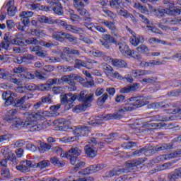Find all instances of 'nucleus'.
Segmentation results:
<instances>
[{"instance_id":"f257e3e1","label":"nucleus","mask_w":181,"mask_h":181,"mask_svg":"<svg viewBox=\"0 0 181 181\" xmlns=\"http://www.w3.org/2000/svg\"><path fill=\"white\" fill-rule=\"evenodd\" d=\"M43 112H27L23 113L26 117L23 121L21 118L16 117L13 121V123L11 125V129H21V128H28L30 132L40 131L45 129L43 124H39V120L43 118Z\"/></svg>"},{"instance_id":"f03ea898","label":"nucleus","mask_w":181,"mask_h":181,"mask_svg":"<svg viewBox=\"0 0 181 181\" xmlns=\"http://www.w3.org/2000/svg\"><path fill=\"white\" fill-rule=\"evenodd\" d=\"M94 98V93H88L87 90L81 91L79 94V101L83 103L75 106L73 108V112L78 114L84 111L86 108L91 107V103Z\"/></svg>"},{"instance_id":"7ed1b4c3","label":"nucleus","mask_w":181,"mask_h":181,"mask_svg":"<svg viewBox=\"0 0 181 181\" xmlns=\"http://www.w3.org/2000/svg\"><path fill=\"white\" fill-rule=\"evenodd\" d=\"M134 110V106H132L129 102L127 100L125 105L119 107L117 112L113 114L100 115L99 118L101 121H110V119H117L118 118H122V115L125 114V112H128V111H132Z\"/></svg>"},{"instance_id":"20e7f679","label":"nucleus","mask_w":181,"mask_h":181,"mask_svg":"<svg viewBox=\"0 0 181 181\" xmlns=\"http://www.w3.org/2000/svg\"><path fill=\"white\" fill-rule=\"evenodd\" d=\"M117 45L119 46V50L120 53H122V56H129V57H132L136 60H141V55L138 54V52L134 50H131L129 47H128L125 42H120Z\"/></svg>"},{"instance_id":"39448f33","label":"nucleus","mask_w":181,"mask_h":181,"mask_svg":"<svg viewBox=\"0 0 181 181\" xmlns=\"http://www.w3.org/2000/svg\"><path fill=\"white\" fill-rule=\"evenodd\" d=\"M59 124L64 125V129H70L71 131H74L75 135H78L79 136L84 135V132H86V129H87V127H83L81 126L75 127L74 129L73 127H70V125H71V122L66 119H59Z\"/></svg>"},{"instance_id":"423d86ee","label":"nucleus","mask_w":181,"mask_h":181,"mask_svg":"<svg viewBox=\"0 0 181 181\" xmlns=\"http://www.w3.org/2000/svg\"><path fill=\"white\" fill-rule=\"evenodd\" d=\"M148 97L140 96L137 98H131L127 100V103H130L132 107L134 108H141V107H144V105H146L149 103Z\"/></svg>"},{"instance_id":"0eeeda50","label":"nucleus","mask_w":181,"mask_h":181,"mask_svg":"<svg viewBox=\"0 0 181 181\" xmlns=\"http://www.w3.org/2000/svg\"><path fill=\"white\" fill-rule=\"evenodd\" d=\"M81 150L78 147H72L66 151V159L69 160L70 163H74V160L77 159V156L81 155Z\"/></svg>"},{"instance_id":"6e6552de","label":"nucleus","mask_w":181,"mask_h":181,"mask_svg":"<svg viewBox=\"0 0 181 181\" xmlns=\"http://www.w3.org/2000/svg\"><path fill=\"white\" fill-rule=\"evenodd\" d=\"M104 167L101 165H90L84 170L79 171L78 174L79 175H91L93 173H95L96 172H98V170H101Z\"/></svg>"},{"instance_id":"1a4fd4ad","label":"nucleus","mask_w":181,"mask_h":181,"mask_svg":"<svg viewBox=\"0 0 181 181\" xmlns=\"http://www.w3.org/2000/svg\"><path fill=\"white\" fill-rule=\"evenodd\" d=\"M165 13L167 15H175V13H180V11L177 9L159 8L157 9L154 15L158 16V18H163Z\"/></svg>"},{"instance_id":"9d476101","label":"nucleus","mask_w":181,"mask_h":181,"mask_svg":"<svg viewBox=\"0 0 181 181\" xmlns=\"http://www.w3.org/2000/svg\"><path fill=\"white\" fill-rule=\"evenodd\" d=\"M99 22L101 25H104L106 28H108V29L111 30V33L113 36L118 37V33H116L117 28L115 27V23L105 20H100Z\"/></svg>"},{"instance_id":"9b49d317","label":"nucleus","mask_w":181,"mask_h":181,"mask_svg":"<svg viewBox=\"0 0 181 181\" xmlns=\"http://www.w3.org/2000/svg\"><path fill=\"white\" fill-rule=\"evenodd\" d=\"M30 168H32V162L28 160L21 161L19 165L16 166L17 170H21V172H29Z\"/></svg>"},{"instance_id":"f8f14e48","label":"nucleus","mask_w":181,"mask_h":181,"mask_svg":"<svg viewBox=\"0 0 181 181\" xmlns=\"http://www.w3.org/2000/svg\"><path fill=\"white\" fill-rule=\"evenodd\" d=\"M77 98H78V95L76 93L73 94L71 93H69L63 95L61 100L62 103L69 104V103H73V101H76Z\"/></svg>"},{"instance_id":"ddd939ff","label":"nucleus","mask_w":181,"mask_h":181,"mask_svg":"<svg viewBox=\"0 0 181 181\" xmlns=\"http://www.w3.org/2000/svg\"><path fill=\"white\" fill-rule=\"evenodd\" d=\"M47 4H49V5H52L53 8H52V11H53L54 13H56V15L62 16V15L64 13V12L63 11V7L62 6V4L55 3L52 1H47Z\"/></svg>"},{"instance_id":"4468645a","label":"nucleus","mask_w":181,"mask_h":181,"mask_svg":"<svg viewBox=\"0 0 181 181\" xmlns=\"http://www.w3.org/2000/svg\"><path fill=\"white\" fill-rule=\"evenodd\" d=\"M152 73L153 72L151 70L135 69L132 71V76L135 78H138L142 76H151Z\"/></svg>"},{"instance_id":"2eb2a0df","label":"nucleus","mask_w":181,"mask_h":181,"mask_svg":"<svg viewBox=\"0 0 181 181\" xmlns=\"http://www.w3.org/2000/svg\"><path fill=\"white\" fill-rule=\"evenodd\" d=\"M131 45L132 46L136 47L139 43H144L145 42V37L142 35H138L136 34H133V35L129 39Z\"/></svg>"},{"instance_id":"dca6fc26","label":"nucleus","mask_w":181,"mask_h":181,"mask_svg":"<svg viewBox=\"0 0 181 181\" xmlns=\"http://www.w3.org/2000/svg\"><path fill=\"white\" fill-rule=\"evenodd\" d=\"M77 1L78 0H74V6L75 8H76L78 13L82 16H89L90 14H88V12H87V10L83 9L84 4L83 2L77 3Z\"/></svg>"},{"instance_id":"f3484780","label":"nucleus","mask_w":181,"mask_h":181,"mask_svg":"<svg viewBox=\"0 0 181 181\" xmlns=\"http://www.w3.org/2000/svg\"><path fill=\"white\" fill-rule=\"evenodd\" d=\"M138 88H139V83H134L132 86L122 88L119 90V93H121V94H128V93L136 91Z\"/></svg>"},{"instance_id":"a211bd4d","label":"nucleus","mask_w":181,"mask_h":181,"mask_svg":"<svg viewBox=\"0 0 181 181\" xmlns=\"http://www.w3.org/2000/svg\"><path fill=\"white\" fill-rule=\"evenodd\" d=\"M2 155L7 156V159L11 160V162H16V156L7 147H4L1 151Z\"/></svg>"},{"instance_id":"6ab92c4d","label":"nucleus","mask_w":181,"mask_h":181,"mask_svg":"<svg viewBox=\"0 0 181 181\" xmlns=\"http://www.w3.org/2000/svg\"><path fill=\"white\" fill-rule=\"evenodd\" d=\"M16 114H18V110L16 109H12V110H8L4 117V121H7L8 122L11 121H13L15 119L13 117H15Z\"/></svg>"},{"instance_id":"aec40b11","label":"nucleus","mask_w":181,"mask_h":181,"mask_svg":"<svg viewBox=\"0 0 181 181\" xmlns=\"http://www.w3.org/2000/svg\"><path fill=\"white\" fill-rule=\"evenodd\" d=\"M11 36L9 33H7L4 35V40L1 42V49H4V50H8L9 49V45H11V42H9V40L11 39Z\"/></svg>"},{"instance_id":"412c9836","label":"nucleus","mask_w":181,"mask_h":181,"mask_svg":"<svg viewBox=\"0 0 181 181\" xmlns=\"http://www.w3.org/2000/svg\"><path fill=\"white\" fill-rule=\"evenodd\" d=\"M33 98V95L28 94L24 95L22 98H16L15 99L16 107H19V105H23L26 100H30V98Z\"/></svg>"},{"instance_id":"4be33fe9","label":"nucleus","mask_w":181,"mask_h":181,"mask_svg":"<svg viewBox=\"0 0 181 181\" xmlns=\"http://www.w3.org/2000/svg\"><path fill=\"white\" fill-rule=\"evenodd\" d=\"M28 33H30L33 36H37V37H40V38L45 37V36H46V33H45V30L39 28L35 29V30L30 29L28 30Z\"/></svg>"},{"instance_id":"5701e85b","label":"nucleus","mask_w":181,"mask_h":181,"mask_svg":"<svg viewBox=\"0 0 181 181\" xmlns=\"http://www.w3.org/2000/svg\"><path fill=\"white\" fill-rule=\"evenodd\" d=\"M37 20L41 23H48L49 25H54V20L52 19L51 17L48 18L45 16H39L37 17Z\"/></svg>"},{"instance_id":"b1692460","label":"nucleus","mask_w":181,"mask_h":181,"mask_svg":"<svg viewBox=\"0 0 181 181\" xmlns=\"http://www.w3.org/2000/svg\"><path fill=\"white\" fill-rule=\"evenodd\" d=\"M53 152L57 153V155H59L61 158H65L66 159L67 158V151H64L63 148H62L59 146H54L52 148Z\"/></svg>"},{"instance_id":"393cba45","label":"nucleus","mask_w":181,"mask_h":181,"mask_svg":"<svg viewBox=\"0 0 181 181\" xmlns=\"http://www.w3.org/2000/svg\"><path fill=\"white\" fill-rule=\"evenodd\" d=\"M50 162L54 166H59V168H63L66 166V163L64 161H60L57 157H52L50 158Z\"/></svg>"},{"instance_id":"a878e982","label":"nucleus","mask_w":181,"mask_h":181,"mask_svg":"<svg viewBox=\"0 0 181 181\" xmlns=\"http://www.w3.org/2000/svg\"><path fill=\"white\" fill-rule=\"evenodd\" d=\"M21 33H17L15 35V37L10 40L11 45H15L16 46H21V45H23V42L22 41V38H21Z\"/></svg>"},{"instance_id":"bb28decb","label":"nucleus","mask_w":181,"mask_h":181,"mask_svg":"<svg viewBox=\"0 0 181 181\" xmlns=\"http://www.w3.org/2000/svg\"><path fill=\"white\" fill-rule=\"evenodd\" d=\"M17 95L15 93H11L10 96L7 98L6 100L4 103L5 107H9V105H12L13 103H15V100H16Z\"/></svg>"},{"instance_id":"cd10ccee","label":"nucleus","mask_w":181,"mask_h":181,"mask_svg":"<svg viewBox=\"0 0 181 181\" xmlns=\"http://www.w3.org/2000/svg\"><path fill=\"white\" fill-rule=\"evenodd\" d=\"M112 64L115 67H120V68L127 67V62H125V61L122 59H112Z\"/></svg>"},{"instance_id":"c85d7f7f","label":"nucleus","mask_w":181,"mask_h":181,"mask_svg":"<svg viewBox=\"0 0 181 181\" xmlns=\"http://www.w3.org/2000/svg\"><path fill=\"white\" fill-rule=\"evenodd\" d=\"M85 152L89 158H95V156H97V151L88 146H85Z\"/></svg>"},{"instance_id":"c756f323","label":"nucleus","mask_w":181,"mask_h":181,"mask_svg":"<svg viewBox=\"0 0 181 181\" xmlns=\"http://www.w3.org/2000/svg\"><path fill=\"white\" fill-rule=\"evenodd\" d=\"M119 15H120L121 16H123V18H131L132 21H135V17H134V16L129 13H128V11L125 10V9H120L119 11H117Z\"/></svg>"},{"instance_id":"7c9ffc66","label":"nucleus","mask_w":181,"mask_h":181,"mask_svg":"<svg viewBox=\"0 0 181 181\" xmlns=\"http://www.w3.org/2000/svg\"><path fill=\"white\" fill-rule=\"evenodd\" d=\"M77 76L76 75H65L62 76L59 80L62 82V84L63 83H67V81H70V80H77Z\"/></svg>"},{"instance_id":"2f4dec72","label":"nucleus","mask_w":181,"mask_h":181,"mask_svg":"<svg viewBox=\"0 0 181 181\" xmlns=\"http://www.w3.org/2000/svg\"><path fill=\"white\" fill-rule=\"evenodd\" d=\"M71 165H74L75 170H77V169H81V168H84V166H86V163L84 161L81 160L78 158H76L74 160V163H71Z\"/></svg>"},{"instance_id":"473e14b6","label":"nucleus","mask_w":181,"mask_h":181,"mask_svg":"<svg viewBox=\"0 0 181 181\" xmlns=\"http://www.w3.org/2000/svg\"><path fill=\"white\" fill-rule=\"evenodd\" d=\"M66 33L59 32V33H54L52 34V38L55 39V40H58L59 42H63L64 40V35Z\"/></svg>"},{"instance_id":"72a5a7b5","label":"nucleus","mask_w":181,"mask_h":181,"mask_svg":"<svg viewBox=\"0 0 181 181\" xmlns=\"http://www.w3.org/2000/svg\"><path fill=\"white\" fill-rule=\"evenodd\" d=\"M66 30H69V32H71L72 33H83V32H84L82 28L74 27L71 25L67 26Z\"/></svg>"},{"instance_id":"f704fd0d","label":"nucleus","mask_w":181,"mask_h":181,"mask_svg":"<svg viewBox=\"0 0 181 181\" xmlns=\"http://www.w3.org/2000/svg\"><path fill=\"white\" fill-rule=\"evenodd\" d=\"M176 153L165 154L158 157V159L161 161L168 160V159H173V158H176Z\"/></svg>"},{"instance_id":"c9c22d12","label":"nucleus","mask_w":181,"mask_h":181,"mask_svg":"<svg viewBox=\"0 0 181 181\" xmlns=\"http://www.w3.org/2000/svg\"><path fill=\"white\" fill-rule=\"evenodd\" d=\"M141 165V161L138 160H135L133 161H128L126 163V165L127 166L128 169L131 170L132 168H136V166Z\"/></svg>"},{"instance_id":"e433bc0d","label":"nucleus","mask_w":181,"mask_h":181,"mask_svg":"<svg viewBox=\"0 0 181 181\" xmlns=\"http://www.w3.org/2000/svg\"><path fill=\"white\" fill-rule=\"evenodd\" d=\"M151 121L166 122V121H169V118L166 116H160L159 115H157L153 116V117H151Z\"/></svg>"},{"instance_id":"4c0bfd02","label":"nucleus","mask_w":181,"mask_h":181,"mask_svg":"<svg viewBox=\"0 0 181 181\" xmlns=\"http://www.w3.org/2000/svg\"><path fill=\"white\" fill-rule=\"evenodd\" d=\"M136 50L139 53L148 54V52H149V48L146 45H141L136 47Z\"/></svg>"},{"instance_id":"58836bf2","label":"nucleus","mask_w":181,"mask_h":181,"mask_svg":"<svg viewBox=\"0 0 181 181\" xmlns=\"http://www.w3.org/2000/svg\"><path fill=\"white\" fill-rule=\"evenodd\" d=\"M59 141L65 143L74 142V141H78V138L77 136L64 137L59 139Z\"/></svg>"},{"instance_id":"ea45409f","label":"nucleus","mask_w":181,"mask_h":181,"mask_svg":"<svg viewBox=\"0 0 181 181\" xmlns=\"http://www.w3.org/2000/svg\"><path fill=\"white\" fill-rule=\"evenodd\" d=\"M28 69L26 67H23L22 66H18L17 67H15L13 69V73L16 74H21V73H25V71H27Z\"/></svg>"},{"instance_id":"a19ab883","label":"nucleus","mask_w":181,"mask_h":181,"mask_svg":"<svg viewBox=\"0 0 181 181\" xmlns=\"http://www.w3.org/2000/svg\"><path fill=\"white\" fill-rule=\"evenodd\" d=\"M34 13L32 11H22L20 13L19 16L20 18H25L29 19V18H32Z\"/></svg>"},{"instance_id":"79ce46f5","label":"nucleus","mask_w":181,"mask_h":181,"mask_svg":"<svg viewBox=\"0 0 181 181\" xmlns=\"http://www.w3.org/2000/svg\"><path fill=\"white\" fill-rule=\"evenodd\" d=\"M13 138V134H5L1 136H0V143L4 142V141H9V139H12Z\"/></svg>"},{"instance_id":"37998d69","label":"nucleus","mask_w":181,"mask_h":181,"mask_svg":"<svg viewBox=\"0 0 181 181\" xmlns=\"http://www.w3.org/2000/svg\"><path fill=\"white\" fill-rule=\"evenodd\" d=\"M27 9H30L31 11H36V9H40V4H28L26 5Z\"/></svg>"},{"instance_id":"c03bdc74","label":"nucleus","mask_w":181,"mask_h":181,"mask_svg":"<svg viewBox=\"0 0 181 181\" xmlns=\"http://www.w3.org/2000/svg\"><path fill=\"white\" fill-rule=\"evenodd\" d=\"M134 146H136V144H135V142L134 141H130L122 144V147L123 149H131V148H134Z\"/></svg>"},{"instance_id":"a18cd8bd","label":"nucleus","mask_w":181,"mask_h":181,"mask_svg":"<svg viewBox=\"0 0 181 181\" xmlns=\"http://www.w3.org/2000/svg\"><path fill=\"white\" fill-rule=\"evenodd\" d=\"M122 173L121 170L114 169L110 171L107 176V177H112L113 176H117V175H121Z\"/></svg>"},{"instance_id":"49530a36","label":"nucleus","mask_w":181,"mask_h":181,"mask_svg":"<svg viewBox=\"0 0 181 181\" xmlns=\"http://www.w3.org/2000/svg\"><path fill=\"white\" fill-rule=\"evenodd\" d=\"M48 85H49V88H52V86H54V84H62V81L59 78H51L47 81Z\"/></svg>"},{"instance_id":"de8ad7c7","label":"nucleus","mask_w":181,"mask_h":181,"mask_svg":"<svg viewBox=\"0 0 181 181\" xmlns=\"http://www.w3.org/2000/svg\"><path fill=\"white\" fill-rule=\"evenodd\" d=\"M89 53L92 56H94V57H102V56H104V54L103 52L97 49H93L90 51Z\"/></svg>"},{"instance_id":"09e8293b","label":"nucleus","mask_w":181,"mask_h":181,"mask_svg":"<svg viewBox=\"0 0 181 181\" xmlns=\"http://www.w3.org/2000/svg\"><path fill=\"white\" fill-rule=\"evenodd\" d=\"M38 90L40 91H47L48 90H50V86L49 85L48 82L45 84H40L38 86Z\"/></svg>"},{"instance_id":"8fccbe9b","label":"nucleus","mask_w":181,"mask_h":181,"mask_svg":"<svg viewBox=\"0 0 181 181\" xmlns=\"http://www.w3.org/2000/svg\"><path fill=\"white\" fill-rule=\"evenodd\" d=\"M50 165V162L49 160H42L37 163V167L40 169H45V168H47Z\"/></svg>"},{"instance_id":"3c124183","label":"nucleus","mask_w":181,"mask_h":181,"mask_svg":"<svg viewBox=\"0 0 181 181\" xmlns=\"http://www.w3.org/2000/svg\"><path fill=\"white\" fill-rule=\"evenodd\" d=\"M146 28H148V30H151L153 33H158V35H163V33L160 30L155 27L147 25Z\"/></svg>"},{"instance_id":"603ef678","label":"nucleus","mask_w":181,"mask_h":181,"mask_svg":"<svg viewBox=\"0 0 181 181\" xmlns=\"http://www.w3.org/2000/svg\"><path fill=\"white\" fill-rule=\"evenodd\" d=\"M163 2L164 5H168V6H169L168 9H176L173 8V6H175V1L172 0H163Z\"/></svg>"},{"instance_id":"864d4df0","label":"nucleus","mask_w":181,"mask_h":181,"mask_svg":"<svg viewBox=\"0 0 181 181\" xmlns=\"http://www.w3.org/2000/svg\"><path fill=\"white\" fill-rule=\"evenodd\" d=\"M54 23H57V25H60V26H63L64 29L67 30V26H70V25H68L66 21H63L62 20L57 19L54 21Z\"/></svg>"},{"instance_id":"5fc2aeb1","label":"nucleus","mask_w":181,"mask_h":181,"mask_svg":"<svg viewBox=\"0 0 181 181\" xmlns=\"http://www.w3.org/2000/svg\"><path fill=\"white\" fill-rule=\"evenodd\" d=\"M39 44L44 47H47V49H52V47L54 46V44H53V42H47L45 41H40Z\"/></svg>"},{"instance_id":"6e6d98bb","label":"nucleus","mask_w":181,"mask_h":181,"mask_svg":"<svg viewBox=\"0 0 181 181\" xmlns=\"http://www.w3.org/2000/svg\"><path fill=\"white\" fill-rule=\"evenodd\" d=\"M162 64H163V63L162 62H160V60H159V59L151 60L149 62L150 67H153V66H160Z\"/></svg>"},{"instance_id":"4d7b16f0","label":"nucleus","mask_w":181,"mask_h":181,"mask_svg":"<svg viewBox=\"0 0 181 181\" xmlns=\"http://www.w3.org/2000/svg\"><path fill=\"white\" fill-rule=\"evenodd\" d=\"M107 100H108V94L104 93L98 98V102L100 103V104H104Z\"/></svg>"},{"instance_id":"13d9d810","label":"nucleus","mask_w":181,"mask_h":181,"mask_svg":"<svg viewBox=\"0 0 181 181\" xmlns=\"http://www.w3.org/2000/svg\"><path fill=\"white\" fill-rule=\"evenodd\" d=\"M142 153H146V151H145V148H141L140 150H137L133 152L131 156H141Z\"/></svg>"},{"instance_id":"bf43d9fd","label":"nucleus","mask_w":181,"mask_h":181,"mask_svg":"<svg viewBox=\"0 0 181 181\" xmlns=\"http://www.w3.org/2000/svg\"><path fill=\"white\" fill-rule=\"evenodd\" d=\"M50 148H52L50 145L47 144H42L40 146V151H42V152H47V151H50Z\"/></svg>"},{"instance_id":"052dcab7","label":"nucleus","mask_w":181,"mask_h":181,"mask_svg":"<svg viewBox=\"0 0 181 181\" xmlns=\"http://www.w3.org/2000/svg\"><path fill=\"white\" fill-rule=\"evenodd\" d=\"M41 101L44 103L52 104V98H50V95H48V96H43L41 98Z\"/></svg>"},{"instance_id":"680f3d73","label":"nucleus","mask_w":181,"mask_h":181,"mask_svg":"<svg viewBox=\"0 0 181 181\" xmlns=\"http://www.w3.org/2000/svg\"><path fill=\"white\" fill-rule=\"evenodd\" d=\"M64 39H67L69 42H77V37H73V35L66 33L64 35Z\"/></svg>"},{"instance_id":"e2e57ef3","label":"nucleus","mask_w":181,"mask_h":181,"mask_svg":"<svg viewBox=\"0 0 181 181\" xmlns=\"http://www.w3.org/2000/svg\"><path fill=\"white\" fill-rule=\"evenodd\" d=\"M37 42V39L35 37L28 38L25 40V42L27 43V45H36Z\"/></svg>"},{"instance_id":"0e129e2a","label":"nucleus","mask_w":181,"mask_h":181,"mask_svg":"<svg viewBox=\"0 0 181 181\" xmlns=\"http://www.w3.org/2000/svg\"><path fill=\"white\" fill-rule=\"evenodd\" d=\"M7 12L9 16H15V14L16 13V7H10L7 8Z\"/></svg>"},{"instance_id":"69168bd1","label":"nucleus","mask_w":181,"mask_h":181,"mask_svg":"<svg viewBox=\"0 0 181 181\" xmlns=\"http://www.w3.org/2000/svg\"><path fill=\"white\" fill-rule=\"evenodd\" d=\"M9 77V72L5 71V70H0V78L6 80Z\"/></svg>"},{"instance_id":"338daca9","label":"nucleus","mask_w":181,"mask_h":181,"mask_svg":"<svg viewBox=\"0 0 181 181\" xmlns=\"http://www.w3.org/2000/svg\"><path fill=\"white\" fill-rule=\"evenodd\" d=\"M21 78H27L28 80H33V78H35V76L33 75V74H30V73H27L26 75L23 74L21 75Z\"/></svg>"},{"instance_id":"774afa93","label":"nucleus","mask_w":181,"mask_h":181,"mask_svg":"<svg viewBox=\"0 0 181 181\" xmlns=\"http://www.w3.org/2000/svg\"><path fill=\"white\" fill-rule=\"evenodd\" d=\"M170 25H180V18H170Z\"/></svg>"}]
</instances>
